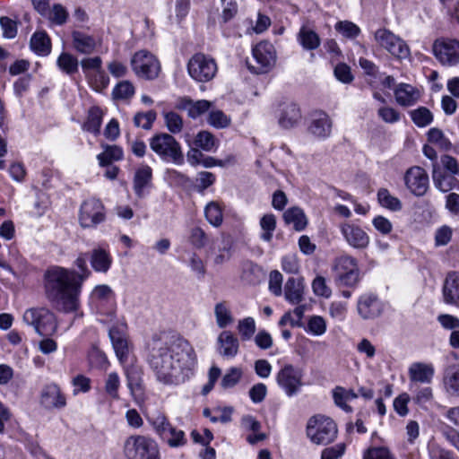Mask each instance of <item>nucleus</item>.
<instances>
[{
  "label": "nucleus",
  "mask_w": 459,
  "mask_h": 459,
  "mask_svg": "<svg viewBox=\"0 0 459 459\" xmlns=\"http://www.w3.org/2000/svg\"><path fill=\"white\" fill-rule=\"evenodd\" d=\"M363 459H395L389 449L384 446L368 448L363 455Z\"/></svg>",
  "instance_id": "680f3d73"
},
{
  "label": "nucleus",
  "mask_w": 459,
  "mask_h": 459,
  "mask_svg": "<svg viewBox=\"0 0 459 459\" xmlns=\"http://www.w3.org/2000/svg\"><path fill=\"white\" fill-rule=\"evenodd\" d=\"M23 322L32 326L40 336H51L57 330V321L54 313L45 307L29 308L22 316Z\"/></svg>",
  "instance_id": "0eeeda50"
},
{
  "label": "nucleus",
  "mask_w": 459,
  "mask_h": 459,
  "mask_svg": "<svg viewBox=\"0 0 459 459\" xmlns=\"http://www.w3.org/2000/svg\"><path fill=\"white\" fill-rule=\"evenodd\" d=\"M240 427L244 431L250 432L246 437L250 445H255L267 438V435L260 431L262 428L260 421L252 415H244L240 420Z\"/></svg>",
  "instance_id": "5701e85b"
},
{
  "label": "nucleus",
  "mask_w": 459,
  "mask_h": 459,
  "mask_svg": "<svg viewBox=\"0 0 459 459\" xmlns=\"http://www.w3.org/2000/svg\"><path fill=\"white\" fill-rule=\"evenodd\" d=\"M421 96L420 91L410 84L403 83V106L415 104Z\"/></svg>",
  "instance_id": "e2e57ef3"
},
{
  "label": "nucleus",
  "mask_w": 459,
  "mask_h": 459,
  "mask_svg": "<svg viewBox=\"0 0 459 459\" xmlns=\"http://www.w3.org/2000/svg\"><path fill=\"white\" fill-rule=\"evenodd\" d=\"M104 220V205L99 199L89 198L82 204L79 222L82 228H95Z\"/></svg>",
  "instance_id": "f8f14e48"
},
{
  "label": "nucleus",
  "mask_w": 459,
  "mask_h": 459,
  "mask_svg": "<svg viewBox=\"0 0 459 459\" xmlns=\"http://www.w3.org/2000/svg\"><path fill=\"white\" fill-rule=\"evenodd\" d=\"M214 315L216 323L220 328H225L233 322L230 310L225 301L219 302L215 305Z\"/></svg>",
  "instance_id": "c03bdc74"
},
{
  "label": "nucleus",
  "mask_w": 459,
  "mask_h": 459,
  "mask_svg": "<svg viewBox=\"0 0 459 459\" xmlns=\"http://www.w3.org/2000/svg\"><path fill=\"white\" fill-rule=\"evenodd\" d=\"M304 284L301 278H289L284 287L285 299L293 304H300L304 300Z\"/></svg>",
  "instance_id": "7c9ffc66"
},
{
  "label": "nucleus",
  "mask_w": 459,
  "mask_h": 459,
  "mask_svg": "<svg viewBox=\"0 0 459 459\" xmlns=\"http://www.w3.org/2000/svg\"><path fill=\"white\" fill-rule=\"evenodd\" d=\"M259 224L263 231L260 235L261 239L271 242L276 229V217L273 213L264 214L260 219Z\"/></svg>",
  "instance_id": "a19ab883"
},
{
  "label": "nucleus",
  "mask_w": 459,
  "mask_h": 459,
  "mask_svg": "<svg viewBox=\"0 0 459 459\" xmlns=\"http://www.w3.org/2000/svg\"><path fill=\"white\" fill-rule=\"evenodd\" d=\"M334 281L339 287L356 288L360 281V270L355 257L342 254L333 263Z\"/></svg>",
  "instance_id": "20e7f679"
},
{
  "label": "nucleus",
  "mask_w": 459,
  "mask_h": 459,
  "mask_svg": "<svg viewBox=\"0 0 459 459\" xmlns=\"http://www.w3.org/2000/svg\"><path fill=\"white\" fill-rule=\"evenodd\" d=\"M102 122V112L98 107H93L89 110L88 117L83 125V128L93 134L100 132Z\"/></svg>",
  "instance_id": "49530a36"
},
{
  "label": "nucleus",
  "mask_w": 459,
  "mask_h": 459,
  "mask_svg": "<svg viewBox=\"0 0 459 459\" xmlns=\"http://www.w3.org/2000/svg\"><path fill=\"white\" fill-rule=\"evenodd\" d=\"M301 117L299 107L292 102L281 105L278 113V122L283 128H290L298 124Z\"/></svg>",
  "instance_id": "cd10ccee"
},
{
  "label": "nucleus",
  "mask_w": 459,
  "mask_h": 459,
  "mask_svg": "<svg viewBox=\"0 0 459 459\" xmlns=\"http://www.w3.org/2000/svg\"><path fill=\"white\" fill-rule=\"evenodd\" d=\"M78 60L72 54L63 52L57 57L56 65L58 68L68 75H72L78 72Z\"/></svg>",
  "instance_id": "58836bf2"
},
{
  "label": "nucleus",
  "mask_w": 459,
  "mask_h": 459,
  "mask_svg": "<svg viewBox=\"0 0 459 459\" xmlns=\"http://www.w3.org/2000/svg\"><path fill=\"white\" fill-rule=\"evenodd\" d=\"M73 46L76 51L84 55L92 54L97 47L101 45V39L82 31L74 30L72 33Z\"/></svg>",
  "instance_id": "4be33fe9"
},
{
  "label": "nucleus",
  "mask_w": 459,
  "mask_h": 459,
  "mask_svg": "<svg viewBox=\"0 0 459 459\" xmlns=\"http://www.w3.org/2000/svg\"><path fill=\"white\" fill-rule=\"evenodd\" d=\"M123 158V151L117 145L107 146L103 152L97 156L100 166H108L113 161L120 160Z\"/></svg>",
  "instance_id": "79ce46f5"
},
{
  "label": "nucleus",
  "mask_w": 459,
  "mask_h": 459,
  "mask_svg": "<svg viewBox=\"0 0 459 459\" xmlns=\"http://www.w3.org/2000/svg\"><path fill=\"white\" fill-rule=\"evenodd\" d=\"M434 367L431 364L414 362L408 368L410 380L409 389L412 391L418 384H429L434 377Z\"/></svg>",
  "instance_id": "dca6fc26"
},
{
  "label": "nucleus",
  "mask_w": 459,
  "mask_h": 459,
  "mask_svg": "<svg viewBox=\"0 0 459 459\" xmlns=\"http://www.w3.org/2000/svg\"><path fill=\"white\" fill-rule=\"evenodd\" d=\"M30 48L40 56H48L51 50L50 39L46 32L37 31L30 39Z\"/></svg>",
  "instance_id": "f704fd0d"
},
{
  "label": "nucleus",
  "mask_w": 459,
  "mask_h": 459,
  "mask_svg": "<svg viewBox=\"0 0 459 459\" xmlns=\"http://www.w3.org/2000/svg\"><path fill=\"white\" fill-rule=\"evenodd\" d=\"M409 116L418 127H426L433 121V114L426 107H419L409 111Z\"/></svg>",
  "instance_id": "ea45409f"
},
{
  "label": "nucleus",
  "mask_w": 459,
  "mask_h": 459,
  "mask_svg": "<svg viewBox=\"0 0 459 459\" xmlns=\"http://www.w3.org/2000/svg\"><path fill=\"white\" fill-rule=\"evenodd\" d=\"M121 382L117 372H110L104 380V392L111 401L120 400L119 389Z\"/></svg>",
  "instance_id": "4c0bfd02"
},
{
  "label": "nucleus",
  "mask_w": 459,
  "mask_h": 459,
  "mask_svg": "<svg viewBox=\"0 0 459 459\" xmlns=\"http://www.w3.org/2000/svg\"><path fill=\"white\" fill-rule=\"evenodd\" d=\"M253 56L257 63V74L269 71L275 64L276 52L272 43L261 41L253 48Z\"/></svg>",
  "instance_id": "4468645a"
},
{
  "label": "nucleus",
  "mask_w": 459,
  "mask_h": 459,
  "mask_svg": "<svg viewBox=\"0 0 459 459\" xmlns=\"http://www.w3.org/2000/svg\"><path fill=\"white\" fill-rule=\"evenodd\" d=\"M134 87L129 81L118 82L112 91V96L115 100H127L134 96Z\"/></svg>",
  "instance_id": "8fccbe9b"
},
{
  "label": "nucleus",
  "mask_w": 459,
  "mask_h": 459,
  "mask_svg": "<svg viewBox=\"0 0 459 459\" xmlns=\"http://www.w3.org/2000/svg\"><path fill=\"white\" fill-rule=\"evenodd\" d=\"M151 424L152 425L153 429H155V432L160 437L161 434L169 429L171 424L167 419V417L160 412H158L157 414L153 415L150 419Z\"/></svg>",
  "instance_id": "338daca9"
},
{
  "label": "nucleus",
  "mask_w": 459,
  "mask_h": 459,
  "mask_svg": "<svg viewBox=\"0 0 459 459\" xmlns=\"http://www.w3.org/2000/svg\"><path fill=\"white\" fill-rule=\"evenodd\" d=\"M377 200L381 206L396 211L400 209V201L398 198L393 196L385 188H380L377 192Z\"/></svg>",
  "instance_id": "09e8293b"
},
{
  "label": "nucleus",
  "mask_w": 459,
  "mask_h": 459,
  "mask_svg": "<svg viewBox=\"0 0 459 459\" xmlns=\"http://www.w3.org/2000/svg\"><path fill=\"white\" fill-rule=\"evenodd\" d=\"M216 143L215 137L208 131L199 132L194 140V144L205 152L213 151L216 148Z\"/></svg>",
  "instance_id": "de8ad7c7"
},
{
  "label": "nucleus",
  "mask_w": 459,
  "mask_h": 459,
  "mask_svg": "<svg viewBox=\"0 0 459 459\" xmlns=\"http://www.w3.org/2000/svg\"><path fill=\"white\" fill-rule=\"evenodd\" d=\"M444 385L451 394L459 395V366H449L445 372Z\"/></svg>",
  "instance_id": "c9c22d12"
},
{
  "label": "nucleus",
  "mask_w": 459,
  "mask_h": 459,
  "mask_svg": "<svg viewBox=\"0 0 459 459\" xmlns=\"http://www.w3.org/2000/svg\"><path fill=\"white\" fill-rule=\"evenodd\" d=\"M89 79V82L91 85V87L96 91H102L104 89H106L108 84H109V77L108 75L105 73V71L103 70V68H101L100 70H99L98 72H95L93 74H91L89 77H87Z\"/></svg>",
  "instance_id": "3c124183"
},
{
  "label": "nucleus",
  "mask_w": 459,
  "mask_h": 459,
  "mask_svg": "<svg viewBox=\"0 0 459 459\" xmlns=\"http://www.w3.org/2000/svg\"><path fill=\"white\" fill-rule=\"evenodd\" d=\"M433 54L444 66H456L459 64V41L451 39H438L433 43Z\"/></svg>",
  "instance_id": "9b49d317"
},
{
  "label": "nucleus",
  "mask_w": 459,
  "mask_h": 459,
  "mask_svg": "<svg viewBox=\"0 0 459 459\" xmlns=\"http://www.w3.org/2000/svg\"><path fill=\"white\" fill-rule=\"evenodd\" d=\"M457 175L444 171L437 163L433 164L432 178L435 186L443 193H447L459 185Z\"/></svg>",
  "instance_id": "393cba45"
},
{
  "label": "nucleus",
  "mask_w": 459,
  "mask_h": 459,
  "mask_svg": "<svg viewBox=\"0 0 459 459\" xmlns=\"http://www.w3.org/2000/svg\"><path fill=\"white\" fill-rule=\"evenodd\" d=\"M337 433V425L331 418L325 415H315L307 423V437L312 443L318 446H326L333 442Z\"/></svg>",
  "instance_id": "39448f33"
},
{
  "label": "nucleus",
  "mask_w": 459,
  "mask_h": 459,
  "mask_svg": "<svg viewBox=\"0 0 459 459\" xmlns=\"http://www.w3.org/2000/svg\"><path fill=\"white\" fill-rule=\"evenodd\" d=\"M375 39L377 43L385 48L391 55L400 58L402 53V40L392 31L380 29L376 31Z\"/></svg>",
  "instance_id": "412c9836"
},
{
  "label": "nucleus",
  "mask_w": 459,
  "mask_h": 459,
  "mask_svg": "<svg viewBox=\"0 0 459 459\" xmlns=\"http://www.w3.org/2000/svg\"><path fill=\"white\" fill-rule=\"evenodd\" d=\"M333 75L342 83L350 84L353 82L354 76L351 67L342 62L338 63L333 68Z\"/></svg>",
  "instance_id": "5fc2aeb1"
},
{
  "label": "nucleus",
  "mask_w": 459,
  "mask_h": 459,
  "mask_svg": "<svg viewBox=\"0 0 459 459\" xmlns=\"http://www.w3.org/2000/svg\"><path fill=\"white\" fill-rule=\"evenodd\" d=\"M160 437L167 442L170 447H179L186 444L185 432L172 425L167 429Z\"/></svg>",
  "instance_id": "e433bc0d"
},
{
  "label": "nucleus",
  "mask_w": 459,
  "mask_h": 459,
  "mask_svg": "<svg viewBox=\"0 0 459 459\" xmlns=\"http://www.w3.org/2000/svg\"><path fill=\"white\" fill-rule=\"evenodd\" d=\"M151 150L165 162L176 165L184 163V154L180 143L169 134H154L149 140Z\"/></svg>",
  "instance_id": "7ed1b4c3"
},
{
  "label": "nucleus",
  "mask_w": 459,
  "mask_h": 459,
  "mask_svg": "<svg viewBox=\"0 0 459 459\" xmlns=\"http://www.w3.org/2000/svg\"><path fill=\"white\" fill-rule=\"evenodd\" d=\"M156 117L157 113L154 110L138 112L134 117V124L136 127H142L143 129L149 130L152 128Z\"/></svg>",
  "instance_id": "603ef678"
},
{
  "label": "nucleus",
  "mask_w": 459,
  "mask_h": 459,
  "mask_svg": "<svg viewBox=\"0 0 459 459\" xmlns=\"http://www.w3.org/2000/svg\"><path fill=\"white\" fill-rule=\"evenodd\" d=\"M298 41L306 50L316 49L321 43L317 33L305 26L301 27L298 33Z\"/></svg>",
  "instance_id": "72a5a7b5"
},
{
  "label": "nucleus",
  "mask_w": 459,
  "mask_h": 459,
  "mask_svg": "<svg viewBox=\"0 0 459 459\" xmlns=\"http://www.w3.org/2000/svg\"><path fill=\"white\" fill-rule=\"evenodd\" d=\"M165 124L168 130L172 134H178L183 129V119L176 112L170 111L164 115Z\"/></svg>",
  "instance_id": "4d7b16f0"
},
{
  "label": "nucleus",
  "mask_w": 459,
  "mask_h": 459,
  "mask_svg": "<svg viewBox=\"0 0 459 459\" xmlns=\"http://www.w3.org/2000/svg\"><path fill=\"white\" fill-rule=\"evenodd\" d=\"M80 64L86 77L91 74V71L95 73L102 68V59L100 56L83 58Z\"/></svg>",
  "instance_id": "052dcab7"
},
{
  "label": "nucleus",
  "mask_w": 459,
  "mask_h": 459,
  "mask_svg": "<svg viewBox=\"0 0 459 459\" xmlns=\"http://www.w3.org/2000/svg\"><path fill=\"white\" fill-rule=\"evenodd\" d=\"M82 277L74 270L52 266L44 274V289L48 299L59 310L74 312L80 305Z\"/></svg>",
  "instance_id": "f03ea898"
},
{
  "label": "nucleus",
  "mask_w": 459,
  "mask_h": 459,
  "mask_svg": "<svg viewBox=\"0 0 459 459\" xmlns=\"http://www.w3.org/2000/svg\"><path fill=\"white\" fill-rule=\"evenodd\" d=\"M212 103L205 100L194 101L192 100H184V108L188 112V116L196 118L211 108Z\"/></svg>",
  "instance_id": "37998d69"
},
{
  "label": "nucleus",
  "mask_w": 459,
  "mask_h": 459,
  "mask_svg": "<svg viewBox=\"0 0 459 459\" xmlns=\"http://www.w3.org/2000/svg\"><path fill=\"white\" fill-rule=\"evenodd\" d=\"M123 453L126 459H160L158 444L143 435L128 437L124 442Z\"/></svg>",
  "instance_id": "423d86ee"
},
{
  "label": "nucleus",
  "mask_w": 459,
  "mask_h": 459,
  "mask_svg": "<svg viewBox=\"0 0 459 459\" xmlns=\"http://www.w3.org/2000/svg\"><path fill=\"white\" fill-rule=\"evenodd\" d=\"M132 69L134 74L146 80H153L158 77L160 71L159 60L147 50H139L132 57Z\"/></svg>",
  "instance_id": "1a4fd4ad"
},
{
  "label": "nucleus",
  "mask_w": 459,
  "mask_h": 459,
  "mask_svg": "<svg viewBox=\"0 0 459 459\" xmlns=\"http://www.w3.org/2000/svg\"><path fill=\"white\" fill-rule=\"evenodd\" d=\"M218 70L216 61L203 53L195 54L187 63V71L192 79L196 82L211 81Z\"/></svg>",
  "instance_id": "6e6552de"
},
{
  "label": "nucleus",
  "mask_w": 459,
  "mask_h": 459,
  "mask_svg": "<svg viewBox=\"0 0 459 459\" xmlns=\"http://www.w3.org/2000/svg\"><path fill=\"white\" fill-rule=\"evenodd\" d=\"M309 131L318 138L328 137L332 132V120L330 117L323 111L315 112L312 115Z\"/></svg>",
  "instance_id": "bb28decb"
},
{
  "label": "nucleus",
  "mask_w": 459,
  "mask_h": 459,
  "mask_svg": "<svg viewBox=\"0 0 459 459\" xmlns=\"http://www.w3.org/2000/svg\"><path fill=\"white\" fill-rule=\"evenodd\" d=\"M108 334L117 358L121 364H125L128 359L130 346L124 331L120 326H113Z\"/></svg>",
  "instance_id": "6ab92c4d"
},
{
  "label": "nucleus",
  "mask_w": 459,
  "mask_h": 459,
  "mask_svg": "<svg viewBox=\"0 0 459 459\" xmlns=\"http://www.w3.org/2000/svg\"><path fill=\"white\" fill-rule=\"evenodd\" d=\"M242 370L239 368L232 367L223 376L221 379V386L223 388H231L235 386L242 377Z\"/></svg>",
  "instance_id": "13d9d810"
},
{
  "label": "nucleus",
  "mask_w": 459,
  "mask_h": 459,
  "mask_svg": "<svg viewBox=\"0 0 459 459\" xmlns=\"http://www.w3.org/2000/svg\"><path fill=\"white\" fill-rule=\"evenodd\" d=\"M205 218L208 222L214 226L220 227L223 221L222 210L218 203L210 202L204 209Z\"/></svg>",
  "instance_id": "a18cd8bd"
},
{
  "label": "nucleus",
  "mask_w": 459,
  "mask_h": 459,
  "mask_svg": "<svg viewBox=\"0 0 459 459\" xmlns=\"http://www.w3.org/2000/svg\"><path fill=\"white\" fill-rule=\"evenodd\" d=\"M409 190L415 195H423L429 187V176L420 167L407 170L403 178Z\"/></svg>",
  "instance_id": "f3484780"
},
{
  "label": "nucleus",
  "mask_w": 459,
  "mask_h": 459,
  "mask_svg": "<svg viewBox=\"0 0 459 459\" xmlns=\"http://www.w3.org/2000/svg\"><path fill=\"white\" fill-rule=\"evenodd\" d=\"M90 262L95 272L106 273L112 264V257L107 250L99 247L91 251Z\"/></svg>",
  "instance_id": "2f4dec72"
},
{
  "label": "nucleus",
  "mask_w": 459,
  "mask_h": 459,
  "mask_svg": "<svg viewBox=\"0 0 459 459\" xmlns=\"http://www.w3.org/2000/svg\"><path fill=\"white\" fill-rule=\"evenodd\" d=\"M340 231L346 243L355 249H365L369 244V236L359 225L343 222L340 224Z\"/></svg>",
  "instance_id": "2eb2a0df"
},
{
  "label": "nucleus",
  "mask_w": 459,
  "mask_h": 459,
  "mask_svg": "<svg viewBox=\"0 0 459 459\" xmlns=\"http://www.w3.org/2000/svg\"><path fill=\"white\" fill-rule=\"evenodd\" d=\"M41 403L48 409L63 408L66 404V400L59 386L56 384H50L42 390Z\"/></svg>",
  "instance_id": "a878e982"
},
{
  "label": "nucleus",
  "mask_w": 459,
  "mask_h": 459,
  "mask_svg": "<svg viewBox=\"0 0 459 459\" xmlns=\"http://www.w3.org/2000/svg\"><path fill=\"white\" fill-rule=\"evenodd\" d=\"M345 452V445L339 443L333 446L325 448L321 453V459H339Z\"/></svg>",
  "instance_id": "774afa93"
},
{
  "label": "nucleus",
  "mask_w": 459,
  "mask_h": 459,
  "mask_svg": "<svg viewBox=\"0 0 459 459\" xmlns=\"http://www.w3.org/2000/svg\"><path fill=\"white\" fill-rule=\"evenodd\" d=\"M91 380L84 375H77L72 379V385H74V394L76 395L79 393H88L91 390Z\"/></svg>",
  "instance_id": "0e129e2a"
},
{
  "label": "nucleus",
  "mask_w": 459,
  "mask_h": 459,
  "mask_svg": "<svg viewBox=\"0 0 459 459\" xmlns=\"http://www.w3.org/2000/svg\"><path fill=\"white\" fill-rule=\"evenodd\" d=\"M126 385L134 401L138 402L143 394V368L137 364L125 367Z\"/></svg>",
  "instance_id": "a211bd4d"
},
{
  "label": "nucleus",
  "mask_w": 459,
  "mask_h": 459,
  "mask_svg": "<svg viewBox=\"0 0 459 459\" xmlns=\"http://www.w3.org/2000/svg\"><path fill=\"white\" fill-rule=\"evenodd\" d=\"M302 369L286 364L276 375V381L288 396L296 394L302 386Z\"/></svg>",
  "instance_id": "ddd939ff"
},
{
  "label": "nucleus",
  "mask_w": 459,
  "mask_h": 459,
  "mask_svg": "<svg viewBox=\"0 0 459 459\" xmlns=\"http://www.w3.org/2000/svg\"><path fill=\"white\" fill-rule=\"evenodd\" d=\"M443 298L446 304L459 302V274L456 272L447 273L443 284Z\"/></svg>",
  "instance_id": "c756f323"
},
{
  "label": "nucleus",
  "mask_w": 459,
  "mask_h": 459,
  "mask_svg": "<svg viewBox=\"0 0 459 459\" xmlns=\"http://www.w3.org/2000/svg\"><path fill=\"white\" fill-rule=\"evenodd\" d=\"M217 345L219 354L224 358L232 359L238 352V340L230 331H223L219 334L217 338Z\"/></svg>",
  "instance_id": "b1692460"
},
{
  "label": "nucleus",
  "mask_w": 459,
  "mask_h": 459,
  "mask_svg": "<svg viewBox=\"0 0 459 459\" xmlns=\"http://www.w3.org/2000/svg\"><path fill=\"white\" fill-rule=\"evenodd\" d=\"M152 169L148 165H141L135 171L134 177V190L135 195L143 198L145 195V189L152 186Z\"/></svg>",
  "instance_id": "c85d7f7f"
},
{
  "label": "nucleus",
  "mask_w": 459,
  "mask_h": 459,
  "mask_svg": "<svg viewBox=\"0 0 459 459\" xmlns=\"http://www.w3.org/2000/svg\"><path fill=\"white\" fill-rule=\"evenodd\" d=\"M238 331L243 341L252 338L255 333V322L253 317H246L238 322Z\"/></svg>",
  "instance_id": "6e6d98bb"
},
{
  "label": "nucleus",
  "mask_w": 459,
  "mask_h": 459,
  "mask_svg": "<svg viewBox=\"0 0 459 459\" xmlns=\"http://www.w3.org/2000/svg\"><path fill=\"white\" fill-rule=\"evenodd\" d=\"M411 393H415V395L413 396V401L420 405L423 406L427 403L430 402L433 398L432 389L429 386L419 388L418 386L415 387Z\"/></svg>",
  "instance_id": "69168bd1"
},
{
  "label": "nucleus",
  "mask_w": 459,
  "mask_h": 459,
  "mask_svg": "<svg viewBox=\"0 0 459 459\" xmlns=\"http://www.w3.org/2000/svg\"><path fill=\"white\" fill-rule=\"evenodd\" d=\"M147 361L159 383L178 385L194 375L196 354L186 339H153Z\"/></svg>",
  "instance_id": "f257e3e1"
},
{
  "label": "nucleus",
  "mask_w": 459,
  "mask_h": 459,
  "mask_svg": "<svg viewBox=\"0 0 459 459\" xmlns=\"http://www.w3.org/2000/svg\"><path fill=\"white\" fill-rule=\"evenodd\" d=\"M386 304L375 293L365 292L357 300L356 310L360 319L373 321L380 317Z\"/></svg>",
  "instance_id": "9d476101"
},
{
  "label": "nucleus",
  "mask_w": 459,
  "mask_h": 459,
  "mask_svg": "<svg viewBox=\"0 0 459 459\" xmlns=\"http://www.w3.org/2000/svg\"><path fill=\"white\" fill-rule=\"evenodd\" d=\"M428 140L429 143L436 144L445 151L450 150L452 146L450 141L444 135L443 132L437 128H431L428 132Z\"/></svg>",
  "instance_id": "864d4df0"
},
{
  "label": "nucleus",
  "mask_w": 459,
  "mask_h": 459,
  "mask_svg": "<svg viewBox=\"0 0 459 459\" xmlns=\"http://www.w3.org/2000/svg\"><path fill=\"white\" fill-rule=\"evenodd\" d=\"M115 301V294L108 285L96 286L91 294V302L97 309L106 312L112 308Z\"/></svg>",
  "instance_id": "aec40b11"
},
{
  "label": "nucleus",
  "mask_w": 459,
  "mask_h": 459,
  "mask_svg": "<svg viewBox=\"0 0 459 459\" xmlns=\"http://www.w3.org/2000/svg\"><path fill=\"white\" fill-rule=\"evenodd\" d=\"M283 220L286 224H291L295 230H303L307 221L304 212L299 207H291L283 213Z\"/></svg>",
  "instance_id": "473e14b6"
},
{
  "label": "nucleus",
  "mask_w": 459,
  "mask_h": 459,
  "mask_svg": "<svg viewBox=\"0 0 459 459\" xmlns=\"http://www.w3.org/2000/svg\"><path fill=\"white\" fill-rule=\"evenodd\" d=\"M335 30L346 38H356L360 30L359 28L351 22L344 21L339 22L335 25Z\"/></svg>",
  "instance_id": "bf43d9fd"
}]
</instances>
